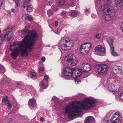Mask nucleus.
Here are the masks:
<instances>
[{"label":"nucleus","mask_w":123,"mask_h":123,"mask_svg":"<svg viewBox=\"0 0 123 123\" xmlns=\"http://www.w3.org/2000/svg\"><path fill=\"white\" fill-rule=\"evenodd\" d=\"M96 101L92 98H86L82 103L78 102L75 105L70 104L67 105L63 110L64 114L69 118L76 116L82 111V109L84 110L90 108L96 102Z\"/></svg>","instance_id":"1"},{"label":"nucleus","mask_w":123,"mask_h":123,"mask_svg":"<svg viewBox=\"0 0 123 123\" xmlns=\"http://www.w3.org/2000/svg\"><path fill=\"white\" fill-rule=\"evenodd\" d=\"M38 37V35L37 32L35 30H32L31 31L29 32L28 35L25 36L21 42L17 43L13 42L12 45H10L9 50L10 51H12L16 47L15 46L16 45L19 47V44L22 43L23 46V49H28L29 51H31V50L34 48L35 40Z\"/></svg>","instance_id":"2"},{"label":"nucleus","mask_w":123,"mask_h":123,"mask_svg":"<svg viewBox=\"0 0 123 123\" xmlns=\"http://www.w3.org/2000/svg\"><path fill=\"white\" fill-rule=\"evenodd\" d=\"M63 74L66 79H67L79 77L81 75L82 73L77 68L67 67L64 71Z\"/></svg>","instance_id":"3"},{"label":"nucleus","mask_w":123,"mask_h":123,"mask_svg":"<svg viewBox=\"0 0 123 123\" xmlns=\"http://www.w3.org/2000/svg\"><path fill=\"white\" fill-rule=\"evenodd\" d=\"M18 45L19 48L18 47H16L13 50V51L10 54L11 57L14 59H16L19 55V52L21 53V56L23 57L28 55L30 52L28 50V49H23V46L22 43L19 44Z\"/></svg>","instance_id":"4"},{"label":"nucleus","mask_w":123,"mask_h":123,"mask_svg":"<svg viewBox=\"0 0 123 123\" xmlns=\"http://www.w3.org/2000/svg\"><path fill=\"white\" fill-rule=\"evenodd\" d=\"M62 41L65 43L62 44L61 49L64 50H69L71 49L74 46L73 42L72 40L69 38H64Z\"/></svg>","instance_id":"5"},{"label":"nucleus","mask_w":123,"mask_h":123,"mask_svg":"<svg viewBox=\"0 0 123 123\" xmlns=\"http://www.w3.org/2000/svg\"><path fill=\"white\" fill-rule=\"evenodd\" d=\"M95 67L98 74L101 75H105L109 69L108 66L105 64L96 65Z\"/></svg>","instance_id":"6"},{"label":"nucleus","mask_w":123,"mask_h":123,"mask_svg":"<svg viewBox=\"0 0 123 123\" xmlns=\"http://www.w3.org/2000/svg\"><path fill=\"white\" fill-rule=\"evenodd\" d=\"M92 48V45L90 43L87 42L81 44L80 46V53L84 55H87Z\"/></svg>","instance_id":"7"},{"label":"nucleus","mask_w":123,"mask_h":123,"mask_svg":"<svg viewBox=\"0 0 123 123\" xmlns=\"http://www.w3.org/2000/svg\"><path fill=\"white\" fill-rule=\"evenodd\" d=\"M64 60L72 66H76L78 60L77 59H74L69 56H66L64 58Z\"/></svg>","instance_id":"8"},{"label":"nucleus","mask_w":123,"mask_h":123,"mask_svg":"<svg viewBox=\"0 0 123 123\" xmlns=\"http://www.w3.org/2000/svg\"><path fill=\"white\" fill-rule=\"evenodd\" d=\"M95 53H97V54L102 56L103 54L105 52V49L104 47H102L100 45H98L95 48Z\"/></svg>","instance_id":"9"},{"label":"nucleus","mask_w":123,"mask_h":123,"mask_svg":"<svg viewBox=\"0 0 123 123\" xmlns=\"http://www.w3.org/2000/svg\"><path fill=\"white\" fill-rule=\"evenodd\" d=\"M81 69L84 73H87L91 69L90 65L87 63H84L81 65Z\"/></svg>","instance_id":"10"},{"label":"nucleus","mask_w":123,"mask_h":123,"mask_svg":"<svg viewBox=\"0 0 123 123\" xmlns=\"http://www.w3.org/2000/svg\"><path fill=\"white\" fill-rule=\"evenodd\" d=\"M120 88L119 85H116V86L114 85H109L107 87V90L109 92H117Z\"/></svg>","instance_id":"11"},{"label":"nucleus","mask_w":123,"mask_h":123,"mask_svg":"<svg viewBox=\"0 0 123 123\" xmlns=\"http://www.w3.org/2000/svg\"><path fill=\"white\" fill-rule=\"evenodd\" d=\"M108 14L109 15L111 19H113L115 16L116 15V12L114 10L108 8L107 10Z\"/></svg>","instance_id":"12"},{"label":"nucleus","mask_w":123,"mask_h":123,"mask_svg":"<svg viewBox=\"0 0 123 123\" xmlns=\"http://www.w3.org/2000/svg\"><path fill=\"white\" fill-rule=\"evenodd\" d=\"M122 67L121 66L117 67L116 69H113L114 72L116 73L121 75L123 74V70H122Z\"/></svg>","instance_id":"13"},{"label":"nucleus","mask_w":123,"mask_h":123,"mask_svg":"<svg viewBox=\"0 0 123 123\" xmlns=\"http://www.w3.org/2000/svg\"><path fill=\"white\" fill-rule=\"evenodd\" d=\"M94 120V118L92 116L87 117L85 118L84 123H92Z\"/></svg>","instance_id":"14"},{"label":"nucleus","mask_w":123,"mask_h":123,"mask_svg":"<svg viewBox=\"0 0 123 123\" xmlns=\"http://www.w3.org/2000/svg\"><path fill=\"white\" fill-rule=\"evenodd\" d=\"M12 32L8 31L5 33V35H4L2 37L6 38L7 37V41H9L10 40L12 36Z\"/></svg>","instance_id":"15"},{"label":"nucleus","mask_w":123,"mask_h":123,"mask_svg":"<svg viewBox=\"0 0 123 123\" xmlns=\"http://www.w3.org/2000/svg\"><path fill=\"white\" fill-rule=\"evenodd\" d=\"M48 82H47V81H45V80H42L40 83V86L43 88V89H46L48 86Z\"/></svg>","instance_id":"16"},{"label":"nucleus","mask_w":123,"mask_h":123,"mask_svg":"<svg viewBox=\"0 0 123 123\" xmlns=\"http://www.w3.org/2000/svg\"><path fill=\"white\" fill-rule=\"evenodd\" d=\"M107 11L103 13V18L106 21H109L111 19V18L110 17Z\"/></svg>","instance_id":"17"},{"label":"nucleus","mask_w":123,"mask_h":123,"mask_svg":"<svg viewBox=\"0 0 123 123\" xmlns=\"http://www.w3.org/2000/svg\"><path fill=\"white\" fill-rule=\"evenodd\" d=\"M110 48L111 54L113 56H115L119 55V54L114 50V48L113 45H111Z\"/></svg>","instance_id":"18"},{"label":"nucleus","mask_w":123,"mask_h":123,"mask_svg":"<svg viewBox=\"0 0 123 123\" xmlns=\"http://www.w3.org/2000/svg\"><path fill=\"white\" fill-rule=\"evenodd\" d=\"M117 6L123 9V0H118L116 3Z\"/></svg>","instance_id":"19"},{"label":"nucleus","mask_w":123,"mask_h":123,"mask_svg":"<svg viewBox=\"0 0 123 123\" xmlns=\"http://www.w3.org/2000/svg\"><path fill=\"white\" fill-rule=\"evenodd\" d=\"M28 105L31 106H36V101L35 100L31 99H30Z\"/></svg>","instance_id":"20"},{"label":"nucleus","mask_w":123,"mask_h":123,"mask_svg":"<svg viewBox=\"0 0 123 123\" xmlns=\"http://www.w3.org/2000/svg\"><path fill=\"white\" fill-rule=\"evenodd\" d=\"M66 5L67 6V7L68 8L70 6H74V4L72 0H70L66 4Z\"/></svg>","instance_id":"21"},{"label":"nucleus","mask_w":123,"mask_h":123,"mask_svg":"<svg viewBox=\"0 0 123 123\" xmlns=\"http://www.w3.org/2000/svg\"><path fill=\"white\" fill-rule=\"evenodd\" d=\"M2 103H4L6 104H9V101L7 99V97L6 96L4 98H3L2 100Z\"/></svg>","instance_id":"22"},{"label":"nucleus","mask_w":123,"mask_h":123,"mask_svg":"<svg viewBox=\"0 0 123 123\" xmlns=\"http://www.w3.org/2000/svg\"><path fill=\"white\" fill-rule=\"evenodd\" d=\"M65 0H60L58 3V5L60 6H61L64 5L65 3Z\"/></svg>","instance_id":"23"},{"label":"nucleus","mask_w":123,"mask_h":123,"mask_svg":"<svg viewBox=\"0 0 123 123\" xmlns=\"http://www.w3.org/2000/svg\"><path fill=\"white\" fill-rule=\"evenodd\" d=\"M111 123H121L119 118L116 119L114 121L111 120Z\"/></svg>","instance_id":"24"},{"label":"nucleus","mask_w":123,"mask_h":123,"mask_svg":"<svg viewBox=\"0 0 123 123\" xmlns=\"http://www.w3.org/2000/svg\"><path fill=\"white\" fill-rule=\"evenodd\" d=\"M5 71V69L4 68L3 66L0 64V73L3 74Z\"/></svg>","instance_id":"25"},{"label":"nucleus","mask_w":123,"mask_h":123,"mask_svg":"<svg viewBox=\"0 0 123 123\" xmlns=\"http://www.w3.org/2000/svg\"><path fill=\"white\" fill-rule=\"evenodd\" d=\"M107 41L108 42V43L109 44L110 48L111 45H113V39H109L107 40Z\"/></svg>","instance_id":"26"},{"label":"nucleus","mask_w":123,"mask_h":123,"mask_svg":"<svg viewBox=\"0 0 123 123\" xmlns=\"http://www.w3.org/2000/svg\"><path fill=\"white\" fill-rule=\"evenodd\" d=\"M27 10L29 12H31L33 10V8L32 6L31 5H29L27 7Z\"/></svg>","instance_id":"27"},{"label":"nucleus","mask_w":123,"mask_h":123,"mask_svg":"<svg viewBox=\"0 0 123 123\" xmlns=\"http://www.w3.org/2000/svg\"><path fill=\"white\" fill-rule=\"evenodd\" d=\"M118 97L121 99L123 100V91L118 94Z\"/></svg>","instance_id":"28"},{"label":"nucleus","mask_w":123,"mask_h":123,"mask_svg":"<svg viewBox=\"0 0 123 123\" xmlns=\"http://www.w3.org/2000/svg\"><path fill=\"white\" fill-rule=\"evenodd\" d=\"M47 14L49 16H51L53 14V12L51 10H49L47 11Z\"/></svg>","instance_id":"29"},{"label":"nucleus","mask_w":123,"mask_h":123,"mask_svg":"<svg viewBox=\"0 0 123 123\" xmlns=\"http://www.w3.org/2000/svg\"><path fill=\"white\" fill-rule=\"evenodd\" d=\"M101 37V34L99 33H97L95 36V37L97 38H100Z\"/></svg>","instance_id":"30"},{"label":"nucleus","mask_w":123,"mask_h":123,"mask_svg":"<svg viewBox=\"0 0 123 123\" xmlns=\"http://www.w3.org/2000/svg\"><path fill=\"white\" fill-rule=\"evenodd\" d=\"M28 16L26 15H23L22 17V18L23 20L24 21H25L26 19H27Z\"/></svg>","instance_id":"31"},{"label":"nucleus","mask_w":123,"mask_h":123,"mask_svg":"<svg viewBox=\"0 0 123 123\" xmlns=\"http://www.w3.org/2000/svg\"><path fill=\"white\" fill-rule=\"evenodd\" d=\"M115 114V116H116L115 117V118H116V119L117 118H119V117L120 116V114L118 112H116Z\"/></svg>","instance_id":"32"},{"label":"nucleus","mask_w":123,"mask_h":123,"mask_svg":"<svg viewBox=\"0 0 123 123\" xmlns=\"http://www.w3.org/2000/svg\"><path fill=\"white\" fill-rule=\"evenodd\" d=\"M78 12L77 11H74L72 12L71 13V15L73 16H74L78 14Z\"/></svg>","instance_id":"33"},{"label":"nucleus","mask_w":123,"mask_h":123,"mask_svg":"<svg viewBox=\"0 0 123 123\" xmlns=\"http://www.w3.org/2000/svg\"><path fill=\"white\" fill-rule=\"evenodd\" d=\"M51 7L54 11H57L58 9V8L56 7L55 5H52Z\"/></svg>","instance_id":"34"},{"label":"nucleus","mask_w":123,"mask_h":123,"mask_svg":"<svg viewBox=\"0 0 123 123\" xmlns=\"http://www.w3.org/2000/svg\"><path fill=\"white\" fill-rule=\"evenodd\" d=\"M44 78L45 81H47L48 82V77L47 75L46 74L44 76Z\"/></svg>","instance_id":"35"},{"label":"nucleus","mask_w":123,"mask_h":123,"mask_svg":"<svg viewBox=\"0 0 123 123\" xmlns=\"http://www.w3.org/2000/svg\"><path fill=\"white\" fill-rule=\"evenodd\" d=\"M95 2H96L95 4V5L96 7H97L98 8V6H100L101 5V4H100L99 3V2H97V1H96Z\"/></svg>","instance_id":"36"},{"label":"nucleus","mask_w":123,"mask_h":123,"mask_svg":"<svg viewBox=\"0 0 123 123\" xmlns=\"http://www.w3.org/2000/svg\"><path fill=\"white\" fill-rule=\"evenodd\" d=\"M36 74L34 72L31 73L30 75V76L31 77H33L36 76Z\"/></svg>","instance_id":"37"},{"label":"nucleus","mask_w":123,"mask_h":123,"mask_svg":"<svg viewBox=\"0 0 123 123\" xmlns=\"http://www.w3.org/2000/svg\"><path fill=\"white\" fill-rule=\"evenodd\" d=\"M102 123H110V122L108 120L105 119L102 121Z\"/></svg>","instance_id":"38"},{"label":"nucleus","mask_w":123,"mask_h":123,"mask_svg":"<svg viewBox=\"0 0 123 123\" xmlns=\"http://www.w3.org/2000/svg\"><path fill=\"white\" fill-rule=\"evenodd\" d=\"M19 0H16L15 1V4L18 6L19 5Z\"/></svg>","instance_id":"39"},{"label":"nucleus","mask_w":123,"mask_h":123,"mask_svg":"<svg viewBox=\"0 0 123 123\" xmlns=\"http://www.w3.org/2000/svg\"><path fill=\"white\" fill-rule=\"evenodd\" d=\"M27 31H28L26 29L25 30H23L22 31V32H23L21 34V37H23V35H24L25 34L24 33H23L24 32L25 33L27 32Z\"/></svg>","instance_id":"40"},{"label":"nucleus","mask_w":123,"mask_h":123,"mask_svg":"<svg viewBox=\"0 0 123 123\" xmlns=\"http://www.w3.org/2000/svg\"><path fill=\"white\" fill-rule=\"evenodd\" d=\"M120 30L123 32V21L122 22L120 27Z\"/></svg>","instance_id":"41"},{"label":"nucleus","mask_w":123,"mask_h":123,"mask_svg":"<svg viewBox=\"0 0 123 123\" xmlns=\"http://www.w3.org/2000/svg\"><path fill=\"white\" fill-rule=\"evenodd\" d=\"M44 70V68L43 67L41 68L39 70V73H41L42 71H43Z\"/></svg>","instance_id":"42"},{"label":"nucleus","mask_w":123,"mask_h":123,"mask_svg":"<svg viewBox=\"0 0 123 123\" xmlns=\"http://www.w3.org/2000/svg\"><path fill=\"white\" fill-rule=\"evenodd\" d=\"M75 81L76 83L78 84V83H79V82H80L81 81L79 79H75Z\"/></svg>","instance_id":"43"},{"label":"nucleus","mask_w":123,"mask_h":123,"mask_svg":"<svg viewBox=\"0 0 123 123\" xmlns=\"http://www.w3.org/2000/svg\"><path fill=\"white\" fill-rule=\"evenodd\" d=\"M8 104V107L7 108L8 109H10L12 107V105L11 104L9 103L8 104Z\"/></svg>","instance_id":"44"},{"label":"nucleus","mask_w":123,"mask_h":123,"mask_svg":"<svg viewBox=\"0 0 123 123\" xmlns=\"http://www.w3.org/2000/svg\"><path fill=\"white\" fill-rule=\"evenodd\" d=\"M31 0H27L25 2V4H28L30 3V2Z\"/></svg>","instance_id":"45"},{"label":"nucleus","mask_w":123,"mask_h":123,"mask_svg":"<svg viewBox=\"0 0 123 123\" xmlns=\"http://www.w3.org/2000/svg\"><path fill=\"white\" fill-rule=\"evenodd\" d=\"M27 19H28L30 21H31L33 20V18L29 16H28Z\"/></svg>","instance_id":"46"},{"label":"nucleus","mask_w":123,"mask_h":123,"mask_svg":"<svg viewBox=\"0 0 123 123\" xmlns=\"http://www.w3.org/2000/svg\"><path fill=\"white\" fill-rule=\"evenodd\" d=\"M66 12L65 11H63L61 13L62 15H65L66 14Z\"/></svg>","instance_id":"47"},{"label":"nucleus","mask_w":123,"mask_h":123,"mask_svg":"<svg viewBox=\"0 0 123 123\" xmlns=\"http://www.w3.org/2000/svg\"><path fill=\"white\" fill-rule=\"evenodd\" d=\"M43 62H44L45 60V58L44 57H43L41 58Z\"/></svg>","instance_id":"48"},{"label":"nucleus","mask_w":123,"mask_h":123,"mask_svg":"<svg viewBox=\"0 0 123 123\" xmlns=\"http://www.w3.org/2000/svg\"><path fill=\"white\" fill-rule=\"evenodd\" d=\"M115 114H114L113 115V116L112 117H111V119H114V118H115V117L116 116H115Z\"/></svg>","instance_id":"49"},{"label":"nucleus","mask_w":123,"mask_h":123,"mask_svg":"<svg viewBox=\"0 0 123 123\" xmlns=\"http://www.w3.org/2000/svg\"><path fill=\"white\" fill-rule=\"evenodd\" d=\"M58 21H56L55 23V26H57L58 24Z\"/></svg>","instance_id":"50"},{"label":"nucleus","mask_w":123,"mask_h":123,"mask_svg":"<svg viewBox=\"0 0 123 123\" xmlns=\"http://www.w3.org/2000/svg\"><path fill=\"white\" fill-rule=\"evenodd\" d=\"M44 120V119L43 117H41L40 118V121H43Z\"/></svg>","instance_id":"51"},{"label":"nucleus","mask_w":123,"mask_h":123,"mask_svg":"<svg viewBox=\"0 0 123 123\" xmlns=\"http://www.w3.org/2000/svg\"><path fill=\"white\" fill-rule=\"evenodd\" d=\"M11 11L12 12H13L14 13L16 11L13 8L12 9H11Z\"/></svg>","instance_id":"52"},{"label":"nucleus","mask_w":123,"mask_h":123,"mask_svg":"<svg viewBox=\"0 0 123 123\" xmlns=\"http://www.w3.org/2000/svg\"><path fill=\"white\" fill-rule=\"evenodd\" d=\"M21 85L20 84L17 83V86H18L19 87L21 86Z\"/></svg>","instance_id":"53"},{"label":"nucleus","mask_w":123,"mask_h":123,"mask_svg":"<svg viewBox=\"0 0 123 123\" xmlns=\"http://www.w3.org/2000/svg\"><path fill=\"white\" fill-rule=\"evenodd\" d=\"M3 3V1H2L1 2L0 7H1Z\"/></svg>","instance_id":"54"},{"label":"nucleus","mask_w":123,"mask_h":123,"mask_svg":"<svg viewBox=\"0 0 123 123\" xmlns=\"http://www.w3.org/2000/svg\"><path fill=\"white\" fill-rule=\"evenodd\" d=\"M27 28V30L29 29L30 28V27L29 26H28V27H26L25 28V29H26V28Z\"/></svg>","instance_id":"55"},{"label":"nucleus","mask_w":123,"mask_h":123,"mask_svg":"<svg viewBox=\"0 0 123 123\" xmlns=\"http://www.w3.org/2000/svg\"><path fill=\"white\" fill-rule=\"evenodd\" d=\"M86 12H88L89 11V10L88 9H86Z\"/></svg>","instance_id":"56"},{"label":"nucleus","mask_w":123,"mask_h":123,"mask_svg":"<svg viewBox=\"0 0 123 123\" xmlns=\"http://www.w3.org/2000/svg\"><path fill=\"white\" fill-rule=\"evenodd\" d=\"M55 98H56L55 97H53L52 98V99H55Z\"/></svg>","instance_id":"57"},{"label":"nucleus","mask_w":123,"mask_h":123,"mask_svg":"<svg viewBox=\"0 0 123 123\" xmlns=\"http://www.w3.org/2000/svg\"><path fill=\"white\" fill-rule=\"evenodd\" d=\"M99 9H101L102 8V7H101V6L99 7Z\"/></svg>","instance_id":"58"},{"label":"nucleus","mask_w":123,"mask_h":123,"mask_svg":"<svg viewBox=\"0 0 123 123\" xmlns=\"http://www.w3.org/2000/svg\"><path fill=\"white\" fill-rule=\"evenodd\" d=\"M1 33V30H0V36Z\"/></svg>","instance_id":"59"},{"label":"nucleus","mask_w":123,"mask_h":123,"mask_svg":"<svg viewBox=\"0 0 123 123\" xmlns=\"http://www.w3.org/2000/svg\"><path fill=\"white\" fill-rule=\"evenodd\" d=\"M23 6L24 7V8H25V6Z\"/></svg>","instance_id":"60"},{"label":"nucleus","mask_w":123,"mask_h":123,"mask_svg":"<svg viewBox=\"0 0 123 123\" xmlns=\"http://www.w3.org/2000/svg\"><path fill=\"white\" fill-rule=\"evenodd\" d=\"M51 3H52L51 2H50V4H49V5H50V4H51Z\"/></svg>","instance_id":"61"}]
</instances>
